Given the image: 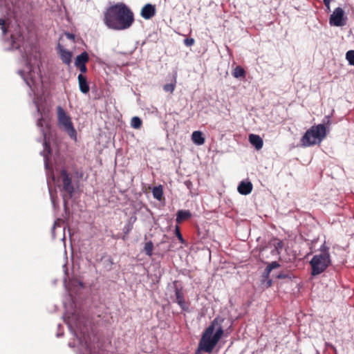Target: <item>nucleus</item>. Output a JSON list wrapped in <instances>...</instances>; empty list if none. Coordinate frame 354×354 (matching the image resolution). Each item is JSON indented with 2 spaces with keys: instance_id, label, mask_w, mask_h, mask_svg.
<instances>
[{
  "instance_id": "obj_9",
  "label": "nucleus",
  "mask_w": 354,
  "mask_h": 354,
  "mask_svg": "<svg viewBox=\"0 0 354 354\" xmlns=\"http://www.w3.org/2000/svg\"><path fill=\"white\" fill-rule=\"evenodd\" d=\"M24 79L32 91H35L37 86L42 83L41 75L32 68H30L28 73Z\"/></svg>"
},
{
  "instance_id": "obj_33",
  "label": "nucleus",
  "mask_w": 354,
  "mask_h": 354,
  "mask_svg": "<svg viewBox=\"0 0 354 354\" xmlns=\"http://www.w3.org/2000/svg\"><path fill=\"white\" fill-rule=\"evenodd\" d=\"M37 125L40 127H43V118H42L38 120Z\"/></svg>"
},
{
  "instance_id": "obj_2",
  "label": "nucleus",
  "mask_w": 354,
  "mask_h": 354,
  "mask_svg": "<svg viewBox=\"0 0 354 354\" xmlns=\"http://www.w3.org/2000/svg\"><path fill=\"white\" fill-rule=\"evenodd\" d=\"M223 319L216 317L205 330L199 342L198 348L211 353L223 335L224 330L221 326Z\"/></svg>"
},
{
  "instance_id": "obj_29",
  "label": "nucleus",
  "mask_w": 354,
  "mask_h": 354,
  "mask_svg": "<svg viewBox=\"0 0 354 354\" xmlns=\"http://www.w3.org/2000/svg\"><path fill=\"white\" fill-rule=\"evenodd\" d=\"M195 40L193 38H187L184 40V44L186 46H192L194 44Z\"/></svg>"
},
{
  "instance_id": "obj_3",
  "label": "nucleus",
  "mask_w": 354,
  "mask_h": 354,
  "mask_svg": "<svg viewBox=\"0 0 354 354\" xmlns=\"http://www.w3.org/2000/svg\"><path fill=\"white\" fill-rule=\"evenodd\" d=\"M326 130L324 124L312 126L301 138L304 146L309 147L319 144L326 137Z\"/></svg>"
},
{
  "instance_id": "obj_8",
  "label": "nucleus",
  "mask_w": 354,
  "mask_h": 354,
  "mask_svg": "<svg viewBox=\"0 0 354 354\" xmlns=\"http://www.w3.org/2000/svg\"><path fill=\"white\" fill-rule=\"evenodd\" d=\"M346 17L342 8H337L334 10L329 18V24L333 26H343L346 23Z\"/></svg>"
},
{
  "instance_id": "obj_26",
  "label": "nucleus",
  "mask_w": 354,
  "mask_h": 354,
  "mask_svg": "<svg viewBox=\"0 0 354 354\" xmlns=\"http://www.w3.org/2000/svg\"><path fill=\"white\" fill-rule=\"evenodd\" d=\"M346 59L350 65L354 66V50H348L346 53Z\"/></svg>"
},
{
  "instance_id": "obj_7",
  "label": "nucleus",
  "mask_w": 354,
  "mask_h": 354,
  "mask_svg": "<svg viewBox=\"0 0 354 354\" xmlns=\"http://www.w3.org/2000/svg\"><path fill=\"white\" fill-rule=\"evenodd\" d=\"M281 248L282 243L278 239H273L260 251L259 256L263 261L270 257L277 258Z\"/></svg>"
},
{
  "instance_id": "obj_23",
  "label": "nucleus",
  "mask_w": 354,
  "mask_h": 354,
  "mask_svg": "<svg viewBox=\"0 0 354 354\" xmlns=\"http://www.w3.org/2000/svg\"><path fill=\"white\" fill-rule=\"evenodd\" d=\"M142 122L138 117H133L131 121V125L133 128L138 129L141 127Z\"/></svg>"
},
{
  "instance_id": "obj_16",
  "label": "nucleus",
  "mask_w": 354,
  "mask_h": 354,
  "mask_svg": "<svg viewBox=\"0 0 354 354\" xmlns=\"http://www.w3.org/2000/svg\"><path fill=\"white\" fill-rule=\"evenodd\" d=\"M192 214L189 210H179L176 214V222L180 223L183 221L191 218Z\"/></svg>"
},
{
  "instance_id": "obj_30",
  "label": "nucleus",
  "mask_w": 354,
  "mask_h": 354,
  "mask_svg": "<svg viewBox=\"0 0 354 354\" xmlns=\"http://www.w3.org/2000/svg\"><path fill=\"white\" fill-rule=\"evenodd\" d=\"M0 26H1V28L2 30L3 34L6 35V33L7 32V29L6 27V20L5 19H0Z\"/></svg>"
},
{
  "instance_id": "obj_31",
  "label": "nucleus",
  "mask_w": 354,
  "mask_h": 354,
  "mask_svg": "<svg viewBox=\"0 0 354 354\" xmlns=\"http://www.w3.org/2000/svg\"><path fill=\"white\" fill-rule=\"evenodd\" d=\"M132 228H133V225L131 224H129L127 226H125L124 234H128L129 233V232L132 230Z\"/></svg>"
},
{
  "instance_id": "obj_19",
  "label": "nucleus",
  "mask_w": 354,
  "mask_h": 354,
  "mask_svg": "<svg viewBox=\"0 0 354 354\" xmlns=\"http://www.w3.org/2000/svg\"><path fill=\"white\" fill-rule=\"evenodd\" d=\"M89 59L88 55L86 52H83L80 55H77L75 59V66L84 65L86 62H88Z\"/></svg>"
},
{
  "instance_id": "obj_28",
  "label": "nucleus",
  "mask_w": 354,
  "mask_h": 354,
  "mask_svg": "<svg viewBox=\"0 0 354 354\" xmlns=\"http://www.w3.org/2000/svg\"><path fill=\"white\" fill-rule=\"evenodd\" d=\"M44 151L48 154H50L51 153V149H50V144L46 141V136H44Z\"/></svg>"
},
{
  "instance_id": "obj_35",
  "label": "nucleus",
  "mask_w": 354,
  "mask_h": 354,
  "mask_svg": "<svg viewBox=\"0 0 354 354\" xmlns=\"http://www.w3.org/2000/svg\"><path fill=\"white\" fill-rule=\"evenodd\" d=\"M332 0H323L324 3L328 4V1H331Z\"/></svg>"
},
{
  "instance_id": "obj_25",
  "label": "nucleus",
  "mask_w": 354,
  "mask_h": 354,
  "mask_svg": "<svg viewBox=\"0 0 354 354\" xmlns=\"http://www.w3.org/2000/svg\"><path fill=\"white\" fill-rule=\"evenodd\" d=\"M280 265L276 261H273L270 263L268 264V266L266 267L265 270V274L266 276H268L270 272L274 268H279Z\"/></svg>"
},
{
  "instance_id": "obj_14",
  "label": "nucleus",
  "mask_w": 354,
  "mask_h": 354,
  "mask_svg": "<svg viewBox=\"0 0 354 354\" xmlns=\"http://www.w3.org/2000/svg\"><path fill=\"white\" fill-rule=\"evenodd\" d=\"M77 79L80 90L81 91V92L85 94L88 93L89 92L90 88L86 77L82 74H80L78 75Z\"/></svg>"
},
{
  "instance_id": "obj_5",
  "label": "nucleus",
  "mask_w": 354,
  "mask_h": 354,
  "mask_svg": "<svg viewBox=\"0 0 354 354\" xmlns=\"http://www.w3.org/2000/svg\"><path fill=\"white\" fill-rule=\"evenodd\" d=\"M57 114L59 127L63 129L71 138L76 140L77 132L73 127L71 117L60 106L57 107Z\"/></svg>"
},
{
  "instance_id": "obj_17",
  "label": "nucleus",
  "mask_w": 354,
  "mask_h": 354,
  "mask_svg": "<svg viewBox=\"0 0 354 354\" xmlns=\"http://www.w3.org/2000/svg\"><path fill=\"white\" fill-rule=\"evenodd\" d=\"M60 57L62 61L67 64L69 65L71 62V57H72V53L66 50L65 49H60Z\"/></svg>"
},
{
  "instance_id": "obj_1",
  "label": "nucleus",
  "mask_w": 354,
  "mask_h": 354,
  "mask_svg": "<svg viewBox=\"0 0 354 354\" xmlns=\"http://www.w3.org/2000/svg\"><path fill=\"white\" fill-rule=\"evenodd\" d=\"M103 21L110 29L123 30L132 26L134 22V15L125 3H118L106 8Z\"/></svg>"
},
{
  "instance_id": "obj_37",
  "label": "nucleus",
  "mask_w": 354,
  "mask_h": 354,
  "mask_svg": "<svg viewBox=\"0 0 354 354\" xmlns=\"http://www.w3.org/2000/svg\"><path fill=\"white\" fill-rule=\"evenodd\" d=\"M317 354H319V352H317Z\"/></svg>"
},
{
  "instance_id": "obj_36",
  "label": "nucleus",
  "mask_w": 354,
  "mask_h": 354,
  "mask_svg": "<svg viewBox=\"0 0 354 354\" xmlns=\"http://www.w3.org/2000/svg\"><path fill=\"white\" fill-rule=\"evenodd\" d=\"M278 277L281 278V277H285V276H281V275H279Z\"/></svg>"
},
{
  "instance_id": "obj_27",
  "label": "nucleus",
  "mask_w": 354,
  "mask_h": 354,
  "mask_svg": "<svg viewBox=\"0 0 354 354\" xmlns=\"http://www.w3.org/2000/svg\"><path fill=\"white\" fill-rule=\"evenodd\" d=\"M175 232H176V235L177 236V238L178 239V240L182 243H183L185 242V240L180 233V228L178 226H176V229H175Z\"/></svg>"
},
{
  "instance_id": "obj_24",
  "label": "nucleus",
  "mask_w": 354,
  "mask_h": 354,
  "mask_svg": "<svg viewBox=\"0 0 354 354\" xmlns=\"http://www.w3.org/2000/svg\"><path fill=\"white\" fill-rule=\"evenodd\" d=\"M153 249V245L151 241H148L145 243L144 247V251L147 256L151 257L152 255Z\"/></svg>"
},
{
  "instance_id": "obj_11",
  "label": "nucleus",
  "mask_w": 354,
  "mask_h": 354,
  "mask_svg": "<svg viewBox=\"0 0 354 354\" xmlns=\"http://www.w3.org/2000/svg\"><path fill=\"white\" fill-rule=\"evenodd\" d=\"M156 15V8L151 4H146L141 10V16L145 19H149Z\"/></svg>"
},
{
  "instance_id": "obj_22",
  "label": "nucleus",
  "mask_w": 354,
  "mask_h": 354,
  "mask_svg": "<svg viewBox=\"0 0 354 354\" xmlns=\"http://www.w3.org/2000/svg\"><path fill=\"white\" fill-rule=\"evenodd\" d=\"M176 84V74L174 75L173 81L170 84H167L164 86L163 89L165 92L173 93Z\"/></svg>"
},
{
  "instance_id": "obj_21",
  "label": "nucleus",
  "mask_w": 354,
  "mask_h": 354,
  "mask_svg": "<svg viewBox=\"0 0 354 354\" xmlns=\"http://www.w3.org/2000/svg\"><path fill=\"white\" fill-rule=\"evenodd\" d=\"M232 75L236 78H244L245 77V71L241 66H237L234 69Z\"/></svg>"
},
{
  "instance_id": "obj_13",
  "label": "nucleus",
  "mask_w": 354,
  "mask_h": 354,
  "mask_svg": "<svg viewBox=\"0 0 354 354\" xmlns=\"http://www.w3.org/2000/svg\"><path fill=\"white\" fill-rule=\"evenodd\" d=\"M248 139L250 144L254 146L257 150H259L263 147V142L259 135L250 134Z\"/></svg>"
},
{
  "instance_id": "obj_6",
  "label": "nucleus",
  "mask_w": 354,
  "mask_h": 354,
  "mask_svg": "<svg viewBox=\"0 0 354 354\" xmlns=\"http://www.w3.org/2000/svg\"><path fill=\"white\" fill-rule=\"evenodd\" d=\"M60 178L62 181V191L64 192L62 195L64 205H66L75 192V187L72 183V176L65 169L60 171Z\"/></svg>"
},
{
  "instance_id": "obj_10",
  "label": "nucleus",
  "mask_w": 354,
  "mask_h": 354,
  "mask_svg": "<svg viewBox=\"0 0 354 354\" xmlns=\"http://www.w3.org/2000/svg\"><path fill=\"white\" fill-rule=\"evenodd\" d=\"M299 242L295 241L294 244H292V255L295 259H301L305 256L303 246L306 245V243L301 236L299 238Z\"/></svg>"
},
{
  "instance_id": "obj_4",
  "label": "nucleus",
  "mask_w": 354,
  "mask_h": 354,
  "mask_svg": "<svg viewBox=\"0 0 354 354\" xmlns=\"http://www.w3.org/2000/svg\"><path fill=\"white\" fill-rule=\"evenodd\" d=\"M313 276L322 273L330 264V254L328 250L315 255L310 261Z\"/></svg>"
},
{
  "instance_id": "obj_32",
  "label": "nucleus",
  "mask_w": 354,
  "mask_h": 354,
  "mask_svg": "<svg viewBox=\"0 0 354 354\" xmlns=\"http://www.w3.org/2000/svg\"><path fill=\"white\" fill-rule=\"evenodd\" d=\"M77 68H80V71L82 73H85L86 71H87V68L86 66V64L84 65H80V66H77Z\"/></svg>"
},
{
  "instance_id": "obj_12",
  "label": "nucleus",
  "mask_w": 354,
  "mask_h": 354,
  "mask_svg": "<svg viewBox=\"0 0 354 354\" xmlns=\"http://www.w3.org/2000/svg\"><path fill=\"white\" fill-rule=\"evenodd\" d=\"M252 187L251 182L241 181L238 186V192L242 195H248L251 193Z\"/></svg>"
},
{
  "instance_id": "obj_15",
  "label": "nucleus",
  "mask_w": 354,
  "mask_h": 354,
  "mask_svg": "<svg viewBox=\"0 0 354 354\" xmlns=\"http://www.w3.org/2000/svg\"><path fill=\"white\" fill-rule=\"evenodd\" d=\"M176 300L183 310H187L188 307L185 303L184 295L182 290L178 288L175 290Z\"/></svg>"
},
{
  "instance_id": "obj_20",
  "label": "nucleus",
  "mask_w": 354,
  "mask_h": 354,
  "mask_svg": "<svg viewBox=\"0 0 354 354\" xmlns=\"http://www.w3.org/2000/svg\"><path fill=\"white\" fill-rule=\"evenodd\" d=\"M153 198L158 201H161L163 197V189L161 185L153 187L152 190Z\"/></svg>"
},
{
  "instance_id": "obj_34",
  "label": "nucleus",
  "mask_w": 354,
  "mask_h": 354,
  "mask_svg": "<svg viewBox=\"0 0 354 354\" xmlns=\"http://www.w3.org/2000/svg\"><path fill=\"white\" fill-rule=\"evenodd\" d=\"M330 1H328V4L324 3L325 6L327 8V10H328V11L330 10Z\"/></svg>"
},
{
  "instance_id": "obj_18",
  "label": "nucleus",
  "mask_w": 354,
  "mask_h": 354,
  "mask_svg": "<svg viewBox=\"0 0 354 354\" xmlns=\"http://www.w3.org/2000/svg\"><path fill=\"white\" fill-rule=\"evenodd\" d=\"M192 139L198 145H203L205 142V138L203 137L202 133L198 131H195L192 133Z\"/></svg>"
}]
</instances>
